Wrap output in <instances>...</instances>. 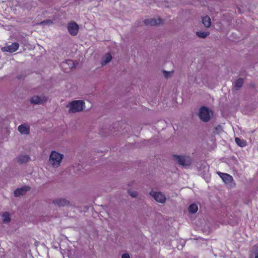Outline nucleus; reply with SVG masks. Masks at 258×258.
Listing matches in <instances>:
<instances>
[{"label": "nucleus", "mask_w": 258, "mask_h": 258, "mask_svg": "<svg viewBox=\"0 0 258 258\" xmlns=\"http://www.w3.org/2000/svg\"><path fill=\"white\" fill-rule=\"evenodd\" d=\"M63 157V154L53 151L51 152L49 156V160L53 167L57 168L60 166Z\"/></svg>", "instance_id": "nucleus-1"}, {"label": "nucleus", "mask_w": 258, "mask_h": 258, "mask_svg": "<svg viewBox=\"0 0 258 258\" xmlns=\"http://www.w3.org/2000/svg\"><path fill=\"white\" fill-rule=\"evenodd\" d=\"M84 102L83 100H75L70 103L67 107L69 108V112L75 113L83 110Z\"/></svg>", "instance_id": "nucleus-2"}, {"label": "nucleus", "mask_w": 258, "mask_h": 258, "mask_svg": "<svg viewBox=\"0 0 258 258\" xmlns=\"http://www.w3.org/2000/svg\"><path fill=\"white\" fill-rule=\"evenodd\" d=\"M212 115V111L206 107H202L199 110V117L204 122L209 121Z\"/></svg>", "instance_id": "nucleus-3"}, {"label": "nucleus", "mask_w": 258, "mask_h": 258, "mask_svg": "<svg viewBox=\"0 0 258 258\" xmlns=\"http://www.w3.org/2000/svg\"><path fill=\"white\" fill-rule=\"evenodd\" d=\"M173 159L179 165L184 166H189L191 163L190 158L187 156L174 155H173Z\"/></svg>", "instance_id": "nucleus-4"}, {"label": "nucleus", "mask_w": 258, "mask_h": 258, "mask_svg": "<svg viewBox=\"0 0 258 258\" xmlns=\"http://www.w3.org/2000/svg\"><path fill=\"white\" fill-rule=\"evenodd\" d=\"M150 195L158 203L163 204L166 201L165 196L161 192L152 190L150 192Z\"/></svg>", "instance_id": "nucleus-5"}, {"label": "nucleus", "mask_w": 258, "mask_h": 258, "mask_svg": "<svg viewBox=\"0 0 258 258\" xmlns=\"http://www.w3.org/2000/svg\"><path fill=\"white\" fill-rule=\"evenodd\" d=\"M220 176L227 186L233 187L234 185L233 179L232 176L227 173H220Z\"/></svg>", "instance_id": "nucleus-6"}, {"label": "nucleus", "mask_w": 258, "mask_h": 258, "mask_svg": "<svg viewBox=\"0 0 258 258\" xmlns=\"http://www.w3.org/2000/svg\"><path fill=\"white\" fill-rule=\"evenodd\" d=\"M47 97L44 96H34L31 98L30 102L32 104H41L47 101Z\"/></svg>", "instance_id": "nucleus-7"}, {"label": "nucleus", "mask_w": 258, "mask_h": 258, "mask_svg": "<svg viewBox=\"0 0 258 258\" xmlns=\"http://www.w3.org/2000/svg\"><path fill=\"white\" fill-rule=\"evenodd\" d=\"M68 29L71 35L75 36L78 33L79 26L77 23L72 22L68 25Z\"/></svg>", "instance_id": "nucleus-8"}, {"label": "nucleus", "mask_w": 258, "mask_h": 258, "mask_svg": "<svg viewBox=\"0 0 258 258\" xmlns=\"http://www.w3.org/2000/svg\"><path fill=\"white\" fill-rule=\"evenodd\" d=\"M19 47V44L18 43L15 42L13 43L10 45H7L5 46L2 48L3 51L10 52H14L17 50Z\"/></svg>", "instance_id": "nucleus-9"}, {"label": "nucleus", "mask_w": 258, "mask_h": 258, "mask_svg": "<svg viewBox=\"0 0 258 258\" xmlns=\"http://www.w3.org/2000/svg\"><path fill=\"white\" fill-rule=\"evenodd\" d=\"M61 67L65 70L66 72L68 71V70H72L75 67V64L73 60H67L66 61L62 62L61 64Z\"/></svg>", "instance_id": "nucleus-10"}, {"label": "nucleus", "mask_w": 258, "mask_h": 258, "mask_svg": "<svg viewBox=\"0 0 258 258\" xmlns=\"http://www.w3.org/2000/svg\"><path fill=\"white\" fill-rule=\"evenodd\" d=\"M144 23L147 25L155 26L162 23L160 19H148L144 21Z\"/></svg>", "instance_id": "nucleus-11"}, {"label": "nucleus", "mask_w": 258, "mask_h": 258, "mask_svg": "<svg viewBox=\"0 0 258 258\" xmlns=\"http://www.w3.org/2000/svg\"><path fill=\"white\" fill-rule=\"evenodd\" d=\"M18 131L22 134L27 135L29 134L30 127L29 125L26 123H24L18 126Z\"/></svg>", "instance_id": "nucleus-12"}, {"label": "nucleus", "mask_w": 258, "mask_h": 258, "mask_svg": "<svg viewBox=\"0 0 258 258\" xmlns=\"http://www.w3.org/2000/svg\"><path fill=\"white\" fill-rule=\"evenodd\" d=\"M29 190L28 186H24L21 188H17L14 192L15 197H20V196L24 195L26 192Z\"/></svg>", "instance_id": "nucleus-13"}, {"label": "nucleus", "mask_w": 258, "mask_h": 258, "mask_svg": "<svg viewBox=\"0 0 258 258\" xmlns=\"http://www.w3.org/2000/svg\"><path fill=\"white\" fill-rule=\"evenodd\" d=\"M53 203L59 206H65L69 204V202L65 199L58 198L53 201Z\"/></svg>", "instance_id": "nucleus-14"}, {"label": "nucleus", "mask_w": 258, "mask_h": 258, "mask_svg": "<svg viewBox=\"0 0 258 258\" xmlns=\"http://www.w3.org/2000/svg\"><path fill=\"white\" fill-rule=\"evenodd\" d=\"M112 56L110 53H107L104 55L101 60V65L105 66L112 59Z\"/></svg>", "instance_id": "nucleus-15"}, {"label": "nucleus", "mask_w": 258, "mask_h": 258, "mask_svg": "<svg viewBox=\"0 0 258 258\" xmlns=\"http://www.w3.org/2000/svg\"><path fill=\"white\" fill-rule=\"evenodd\" d=\"M202 23L207 28L210 27L211 25V19L208 16H206L202 18Z\"/></svg>", "instance_id": "nucleus-16"}, {"label": "nucleus", "mask_w": 258, "mask_h": 258, "mask_svg": "<svg viewBox=\"0 0 258 258\" xmlns=\"http://www.w3.org/2000/svg\"><path fill=\"white\" fill-rule=\"evenodd\" d=\"M30 160V157L28 155H21L18 158V161L19 163H23L28 162Z\"/></svg>", "instance_id": "nucleus-17"}, {"label": "nucleus", "mask_w": 258, "mask_h": 258, "mask_svg": "<svg viewBox=\"0 0 258 258\" xmlns=\"http://www.w3.org/2000/svg\"><path fill=\"white\" fill-rule=\"evenodd\" d=\"M235 141L236 143L240 147H243L246 146V142L243 139L235 138Z\"/></svg>", "instance_id": "nucleus-18"}, {"label": "nucleus", "mask_w": 258, "mask_h": 258, "mask_svg": "<svg viewBox=\"0 0 258 258\" xmlns=\"http://www.w3.org/2000/svg\"><path fill=\"white\" fill-rule=\"evenodd\" d=\"M197 35L199 36L200 38H206L207 36H208L210 33L209 32H206V31H197Z\"/></svg>", "instance_id": "nucleus-19"}, {"label": "nucleus", "mask_w": 258, "mask_h": 258, "mask_svg": "<svg viewBox=\"0 0 258 258\" xmlns=\"http://www.w3.org/2000/svg\"><path fill=\"white\" fill-rule=\"evenodd\" d=\"M198 210V205L195 204H191L188 208L189 212L191 213H195Z\"/></svg>", "instance_id": "nucleus-20"}, {"label": "nucleus", "mask_w": 258, "mask_h": 258, "mask_svg": "<svg viewBox=\"0 0 258 258\" xmlns=\"http://www.w3.org/2000/svg\"><path fill=\"white\" fill-rule=\"evenodd\" d=\"M2 220L5 223L9 222L11 220L10 215L7 212L4 213L2 215Z\"/></svg>", "instance_id": "nucleus-21"}, {"label": "nucleus", "mask_w": 258, "mask_h": 258, "mask_svg": "<svg viewBox=\"0 0 258 258\" xmlns=\"http://www.w3.org/2000/svg\"><path fill=\"white\" fill-rule=\"evenodd\" d=\"M243 83V80L241 78L238 79L235 82L234 87L237 89L241 87Z\"/></svg>", "instance_id": "nucleus-22"}, {"label": "nucleus", "mask_w": 258, "mask_h": 258, "mask_svg": "<svg viewBox=\"0 0 258 258\" xmlns=\"http://www.w3.org/2000/svg\"><path fill=\"white\" fill-rule=\"evenodd\" d=\"M173 73V71H169V72L166 71H163L164 76L166 78L170 77L172 75Z\"/></svg>", "instance_id": "nucleus-23"}, {"label": "nucleus", "mask_w": 258, "mask_h": 258, "mask_svg": "<svg viewBox=\"0 0 258 258\" xmlns=\"http://www.w3.org/2000/svg\"><path fill=\"white\" fill-rule=\"evenodd\" d=\"M128 194L133 198H136L138 196V192L136 191H128Z\"/></svg>", "instance_id": "nucleus-24"}, {"label": "nucleus", "mask_w": 258, "mask_h": 258, "mask_svg": "<svg viewBox=\"0 0 258 258\" xmlns=\"http://www.w3.org/2000/svg\"><path fill=\"white\" fill-rule=\"evenodd\" d=\"M51 23H52V21H50V20L44 21H43V22L40 23V24H42V25H45V24H51Z\"/></svg>", "instance_id": "nucleus-25"}, {"label": "nucleus", "mask_w": 258, "mask_h": 258, "mask_svg": "<svg viewBox=\"0 0 258 258\" xmlns=\"http://www.w3.org/2000/svg\"><path fill=\"white\" fill-rule=\"evenodd\" d=\"M254 254H255L254 258H258V248L257 247L254 248Z\"/></svg>", "instance_id": "nucleus-26"}, {"label": "nucleus", "mask_w": 258, "mask_h": 258, "mask_svg": "<svg viewBox=\"0 0 258 258\" xmlns=\"http://www.w3.org/2000/svg\"><path fill=\"white\" fill-rule=\"evenodd\" d=\"M121 258H130V256L129 254L124 253L122 255Z\"/></svg>", "instance_id": "nucleus-27"}]
</instances>
